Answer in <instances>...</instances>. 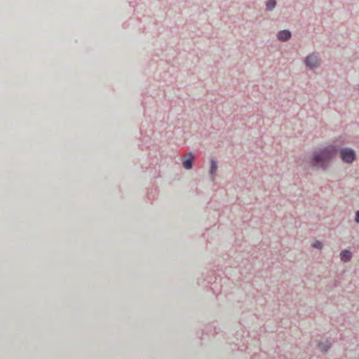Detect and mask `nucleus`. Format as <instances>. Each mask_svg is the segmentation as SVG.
I'll list each match as a JSON object with an SVG mask.
<instances>
[{"label": "nucleus", "instance_id": "9", "mask_svg": "<svg viewBox=\"0 0 359 359\" xmlns=\"http://www.w3.org/2000/svg\"><path fill=\"white\" fill-rule=\"evenodd\" d=\"M339 257L341 262L346 263L351 260L353 253L349 249H344L341 250Z\"/></svg>", "mask_w": 359, "mask_h": 359}, {"label": "nucleus", "instance_id": "10", "mask_svg": "<svg viewBox=\"0 0 359 359\" xmlns=\"http://www.w3.org/2000/svg\"><path fill=\"white\" fill-rule=\"evenodd\" d=\"M214 325L212 324H208L204 326L201 330V335H212Z\"/></svg>", "mask_w": 359, "mask_h": 359}, {"label": "nucleus", "instance_id": "11", "mask_svg": "<svg viewBox=\"0 0 359 359\" xmlns=\"http://www.w3.org/2000/svg\"><path fill=\"white\" fill-rule=\"evenodd\" d=\"M276 0H266L265 2L266 10L268 11H272L276 6Z\"/></svg>", "mask_w": 359, "mask_h": 359}, {"label": "nucleus", "instance_id": "15", "mask_svg": "<svg viewBox=\"0 0 359 359\" xmlns=\"http://www.w3.org/2000/svg\"><path fill=\"white\" fill-rule=\"evenodd\" d=\"M354 221L356 224H359V210H356L355 212Z\"/></svg>", "mask_w": 359, "mask_h": 359}, {"label": "nucleus", "instance_id": "12", "mask_svg": "<svg viewBox=\"0 0 359 359\" xmlns=\"http://www.w3.org/2000/svg\"><path fill=\"white\" fill-rule=\"evenodd\" d=\"M311 246L314 249L321 250L323 248V243L320 240H316L311 243Z\"/></svg>", "mask_w": 359, "mask_h": 359}, {"label": "nucleus", "instance_id": "4", "mask_svg": "<svg viewBox=\"0 0 359 359\" xmlns=\"http://www.w3.org/2000/svg\"><path fill=\"white\" fill-rule=\"evenodd\" d=\"M142 105L144 109V114L146 115L149 111L154 109L156 107L154 97L147 94L143 95Z\"/></svg>", "mask_w": 359, "mask_h": 359}, {"label": "nucleus", "instance_id": "6", "mask_svg": "<svg viewBox=\"0 0 359 359\" xmlns=\"http://www.w3.org/2000/svg\"><path fill=\"white\" fill-rule=\"evenodd\" d=\"M217 170H218V163L215 158H211L210 159L208 175L210 177V180L212 182H214L215 181Z\"/></svg>", "mask_w": 359, "mask_h": 359}, {"label": "nucleus", "instance_id": "5", "mask_svg": "<svg viewBox=\"0 0 359 359\" xmlns=\"http://www.w3.org/2000/svg\"><path fill=\"white\" fill-rule=\"evenodd\" d=\"M196 154L191 151H186L185 156L182 160V166L185 170H191L194 167V159Z\"/></svg>", "mask_w": 359, "mask_h": 359}, {"label": "nucleus", "instance_id": "3", "mask_svg": "<svg viewBox=\"0 0 359 359\" xmlns=\"http://www.w3.org/2000/svg\"><path fill=\"white\" fill-rule=\"evenodd\" d=\"M320 55L318 52L314 51L309 54L304 59V64L306 69L311 71L316 69L320 65Z\"/></svg>", "mask_w": 359, "mask_h": 359}, {"label": "nucleus", "instance_id": "2", "mask_svg": "<svg viewBox=\"0 0 359 359\" xmlns=\"http://www.w3.org/2000/svg\"><path fill=\"white\" fill-rule=\"evenodd\" d=\"M332 144H334L335 157L339 154V157L342 163L351 165L357 160L358 155L353 148L348 146L341 147L338 144L337 140H334Z\"/></svg>", "mask_w": 359, "mask_h": 359}, {"label": "nucleus", "instance_id": "14", "mask_svg": "<svg viewBox=\"0 0 359 359\" xmlns=\"http://www.w3.org/2000/svg\"><path fill=\"white\" fill-rule=\"evenodd\" d=\"M212 330H213L212 336H214L215 334H219L222 332V330L219 327H216L215 325H214V327H212Z\"/></svg>", "mask_w": 359, "mask_h": 359}, {"label": "nucleus", "instance_id": "13", "mask_svg": "<svg viewBox=\"0 0 359 359\" xmlns=\"http://www.w3.org/2000/svg\"><path fill=\"white\" fill-rule=\"evenodd\" d=\"M156 197V189H151L147 191V198L149 200H154Z\"/></svg>", "mask_w": 359, "mask_h": 359}, {"label": "nucleus", "instance_id": "8", "mask_svg": "<svg viewBox=\"0 0 359 359\" xmlns=\"http://www.w3.org/2000/svg\"><path fill=\"white\" fill-rule=\"evenodd\" d=\"M292 32L288 29H281L276 34L277 40L280 42H287L292 38Z\"/></svg>", "mask_w": 359, "mask_h": 359}, {"label": "nucleus", "instance_id": "1", "mask_svg": "<svg viewBox=\"0 0 359 359\" xmlns=\"http://www.w3.org/2000/svg\"><path fill=\"white\" fill-rule=\"evenodd\" d=\"M334 158V144L332 142L313 150L309 156L307 162L312 169L326 172Z\"/></svg>", "mask_w": 359, "mask_h": 359}, {"label": "nucleus", "instance_id": "7", "mask_svg": "<svg viewBox=\"0 0 359 359\" xmlns=\"http://www.w3.org/2000/svg\"><path fill=\"white\" fill-rule=\"evenodd\" d=\"M332 344L329 339L325 341H318L316 347L322 353V354H327L331 349Z\"/></svg>", "mask_w": 359, "mask_h": 359}]
</instances>
